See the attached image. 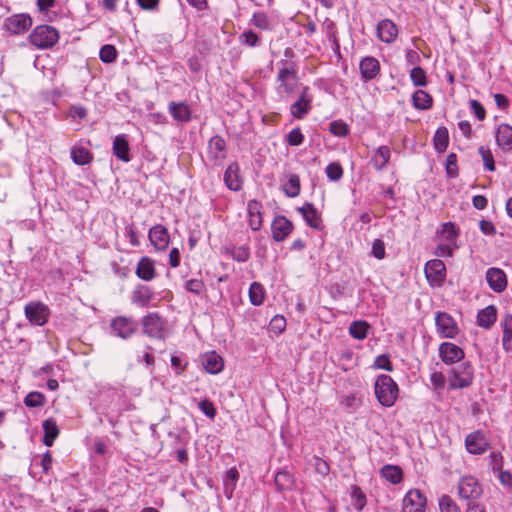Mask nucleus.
<instances>
[{
  "label": "nucleus",
  "mask_w": 512,
  "mask_h": 512,
  "mask_svg": "<svg viewBox=\"0 0 512 512\" xmlns=\"http://www.w3.org/2000/svg\"><path fill=\"white\" fill-rule=\"evenodd\" d=\"M374 390L377 400L384 407H392L398 398V385L389 375L378 376Z\"/></svg>",
  "instance_id": "obj_1"
},
{
  "label": "nucleus",
  "mask_w": 512,
  "mask_h": 512,
  "mask_svg": "<svg viewBox=\"0 0 512 512\" xmlns=\"http://www.w3.org/2000/svg\"><path fill=\"white\" fill-rule=\"evenodd\" d=\"M279 65L280 69L277 76V93L280 97H284L292 94L295 91L298 81L295 65L292 61L281 60Z\"/></svg>",
  "instance_id": "obj_2"
},
{
  "label": "nucleus",
  "mask_w": 512,
  "mask_h": 512,
  "mask_svg": "<svg viewBox=\"0 0 512 512\" xmlns=\"http://www.w3.org/2000/svg\"><path fill=\"white\" fill-rule=\"evenodd\" d=\"M439 243L436 247V255L440 257H451L458 248V230L451 222L444 223L438 234Z\"/></svg>",
  "instance_id": "obj_3"
},
{
  "label": "nucleus",
  "mask_w": 512,
  "mask_h": 512,
  "mask_svg": "<svg viewBox=\"0 0 512 512\" xmlns=\"http://www.w3.org/2000/svg\"><path fill=\"white\" fill-rule=\"evenodd\" d=\"M474 380V369L470 362H462L452 368L448 376L449 389H463L469 387Z\"/></svg>",
  "instance_id": "obj_4"
},
{
  "label": "nucleus",
  "mask_w": 512,
  "mask_h": 512,
  "mask_svg": "<svg viewBox=\"0 0 512 512\" xmlns=\"http://www.w3.org/2000/svg\"><path fill=\"white\" fill-rule=\"evenodd\" d=\"M143 333L151 338L165 339L168 335V322L157 312H150L142 318Z\"/></svg>",
  "instance_id": "obj_5"
},
{
  "label": "nucleus",
  "mask_w": 512,
  "mask_h": 512,
  "mask_svg": "<svg viewBox=\"0 0 512 512\" xmlns=\"http://www.w3.org/2000/svg\"><path fill=\"white\" fill-rule=\"evenodd\" d=\"M29 40L38 49H48L58 42L59 34L52 26L40 25L34 28L29 36Z\"/></svg>",
  "instance_id": "obj_6"
},
{
  "label": "nucleus",
  "mask_w": 512,
  "mask_h": 512,
  "mask_svg": "<svg viewBox=\"0 0 512 512\" xmlns=\"http://www.w3.org/2000/svg\"><path fill=\"white\" fill-rule=\"evenodd\" d=\"M458 495L465 500H476L482 495V486L474 476H463L458 482Z\"/></svg>",
  "instance_id": "obj_7"
},
{
  "label": "nucleus",
  "mask_w": 512,
  "mask_h": 512,
  "mask_svg": "<svg viewBox=\"0 0 512 512\" xmlns=\"http://www.w3.org/2000/svg\"><path fill=\"white\" fill-rule=\"evenodd\" d=\"M427 498L419 489H410L402 500L401 512H426Z\"/></svg>",
  "instance_id": "obj_8"
},
{
  "label": "nucleus",
  "mask_w": 512,
  "mask_h": 512,
  "mask_svg": "<svg viewBox=\"0 0 512 512\" xmlns=\"http://www.w3.org/2000/svg\"><path fill=\"white\" fill-rule=\"evenodd\" d=\"M437 332L441 337L454 339L459 333L456 321L446 312H437L435 317Z\"/></svg>",
  "instance_id": "obj_9"
},
{
  "label": "nucleus",
  "mask_w": 512,
  "mask_h": 512,
  "mask_svg": "<svg viewBox=\"0 0 512 512\" xmlns=\"http://www.w3.org/2000/svg\"><path fill=\"white\" fill-rule=\"evenodd\" d=\"M112 333L122 339L131 337L137 329V323L131 317L118 316L110 324Z\"/></svg>",
  "instance_id": "obj_10"
},
{
  "label": "nucleus",
  "mask_w": 512,
  "mask_h": 512,
  "mask_svg": "<svg viewBox=\"0 0 512 512\" xmlns=\"http://www.w3.org/2000/svg\"><path fill=\"white\" fill-rule=\"evenodd\" d=\"M25 316L30 323L44 325L49 318V308L42 302H30L25 306Z\"/></svg>",
  "instance_id": "obj_11"
},
{
  "label": "nucleus",
  "mask_w": 512,
  "mask_h": 512,
  "mask_svg": "<svg viewBox=\"0 0 512 512\" xmlns=\"http://www.w3.org/2000/svg\"><path fill=\"white\" fill-rule=\"evenodd\" d=\"M439 357L446 365L460 362L465 357L464 350L452 342H443L438 348Z\"/></svg>",
  "instance_id": "obj_12"
},
{
  "label": "nucleus",
  "mask_w": 512,
  "mask_h": 512,
  "mask_svg": "<svg viewBox=\"0 0 512 512\" xmlns=\"http://www.w3.org/2000/svg\"><path fill=\"white\" fill-rule=\"evenodd\" d=\"M465 447L468 453L473 455H481L487 451L489 442L484 433L480 430H477L466 436Z\"/></svg>",
  "instance_id": "obj_13"
},
{
  "label": "nucleus",
  "mask_w": 512,
  "mask_h": 512,
  "mask_svg": "<svg viewBox=\"0 0 512 512\" xmlns=\"http://www.w3.org/2000/svg\"><path fill=\"white\" fill-rule=\"evenodd\" d=\"M424 270L427 280L432 284L440 285L445 279L446 268L440 259L428 261Z\"/></svg>",
  "instance_id": "obj_14"
},
{
  "label": "nucleus",
  "mask_w": 512,
  "mask_h": 512,
  "mask_svg": "<svg viewBox=\"0 0 512 512\" xmlns=\"http://www.w3.org/2000/svg\"><path fill=\"white\" fill-rule=\"evenodd\" d=\"M485 278L489 287L496 293L503 292L507 287V276L500 268H489L486 271Z\"/></svg>",
  "instance_id": "obj_15"
},
{
  "label": "nucleus",
  "mask_w": 512,
  "mask_h": 512,
  "mask_svg": "<svg viewBox=\"0 0 512 512\" xmlns=\"http://www.w3.org/2000/svg\"><path fill=\"white\" fill-rule=\"evenodd\" d=\"M32 26V19L27 14L12 15L5 21L6 29L13 34H22Z\"/></svg>",
  "instance_id": "obj_16"
},
{
  "label": "nucleus",
  "mask_w": 512,
  "mask_h": 512,
  "mask_svg": "<svg viewBox=\"0 0 512 512\" xmlns=\"http://www.w3.org/2000/svg\"><path fill=\"white\" fill-rule=\"evenodd\" d=\"M312 97L309 94V88L304 87L299 99L290 106V112L293 117L302 119L311 109Z\"/></svg>",
  "instance_id": "obj_17"
},
{
  "label": "nucleus",
  "mask_w": 512,
  "mask_h": 512,
  "mask_svg": "<svg viewBox=\"0 0 512 512\" xmlns=\"http://www.w3.org/2000/svg\"><path fill=\"white\" fill-rule=\"evenodd\" d=\"M149 240L157 250H165L170 242L169 232L163 225H155L149 230Z\"/></svg>",
  "instance_id": "obj_18"
},
{
  "label": "nucleus",
  "mask_w": 512,
  "mask_h": 512,
  "mask_svg": "<svg viewBox=\"0 0 512 512\" xmlns=\"http://www.w3.org/2000/svg\"><path fill=\"white\" fill-rule=\"evenodd\" d=\"M272 237L282 242L293 230V224L284 216H277L272 223Z\"/></svg>",
  "instance_id": "obj_19"
},
{
  "label": "nucleus",
  "mask_w": 512,
  "mask_h": 512,
  "mask_svg": "<svg viewBox=\"0 0 512 512\" xmlns=\"http://www.w3.org/2000/svg\"><path fill=\"white\" fill-rule=\"evenodd\" d=\"M377 35L382 42L392 43L398 36V28L390 19H383L378 23Z\"/></svg>",
  "instance_id": "obj_20"
},
{
  "label": "nucleus",
  "mask_w": 512,
  "mask_h": 512,
  "mask_svg": "<svg viewBox=\"0 0 512 512\" xmlns=\"http://www.w3.org/2000/svg\"><path fill=\"white\" fill-rule=\"evenodd\" d=\"M204 369L210 374H218L223 370L224 361L215 351H209L201 356Z\"/></svg>",
  "instance_id": "obj_21"
},
{
  "label": "nucleus",
  "mask_w": 512,
  "mask_h": 512,
  "mask_svg": "<svg viewBox=\"0 0 512 512\" xmlns=\"http://www.w3.org/2000/svg\"><path fill=\"white\" fill-rule=\"evenodd\" d=\"M304 218L306 224L313 229L320 230L322 228V219L316 208L311 203H305L297 209Z\"/></svg>",
  "instance_id": "obj_22"
},
{
  "label": "nucleus",
  "mask_w": 512,
  "mask_h": 512,
  "mask_svg": "<svg viewBox=\"0 0 512 512\" xmlns=\"http://www.w3.org/2000/svg\"><path fill=\"white\" fill-rule=\"evenodd\" d=\"M112 151L113 155L123 162L127 163L131 160L127 135L120 134L114 138Z\"/></svg>",
  "instance_id": "obj_23"
},
{
  "label": "nucleus",
  "mask_w": 512,
  "mask_h": 512,
  "mask_svg": "<svg viewBox=\"0 0 512 512\" xmlns=\"http://www.w3.org/2000/svg\"><path fill=\"white\" fill-rule=\"evenodd\" d=\"M240 168L237 162L228 165L224 173V183L232 191H239L242 188V180L239 175Z\"/></svg>",
  "instance_id": "obj_24"
},
{
  "label": "nucleus",
  "mask_w": 512,
  "mask_h": 512,
  "mask_svg": "<svg viewBox=\"0 0 512 512\" xmlns=\"http://www.w3.org/2000/svg\"><path fill=\"white\" fill-rule=\"evenodd\" d=\"M501 344L506 353H512V314H505L500 322Z\"/></svg>",
  "instance_id": "obj_25"
},
{
  "label": "nucleus",
  "mask_w": 512,
  "mask_h": 512,
  "mask_svg": "<svg viewBox=\"0 0 512 512\" xmlns=\"http://www.w3.org/2000/svg\"><path fill=\"white\" fill-rule=\"evenodd\" d=\"M496 143L504 151H512V126L501 123L496 129Z\"/></svg>",
  "instance_id": "obj_26"
},
{
  "label": "nucleus",
  "mask_w": 512,
  "mask_h": 512,
  "mask_svg": "<svg viewBox=\"0 0 512 512\" xmlns=\"http://www.w3.org/2000/svg\"><path fill=\"white\" fill-rule=\"evenodd\" d=\"M208 156L213 161H222L226 157V142L221 136H213L208 143Z\"/></svg>",
  "instance_id": "obj_27"
},
{
  "label": "nucleus",
  "mask_w": 512,
  "mask_h": 512,
  "mask_svg": "<svg viewBox=\"0 0 512 512\" xmlns=\"http://www.w3.org/2000/svg\"><path fill=\"white\" fill-rule=\"evenodd\" d=\"M361 77L367 81L376 78L380 72L379 61L371 56L363 58L359 65Z\"/></svg>",
  "instance_id": "obj_28"
},
{
  "label": "nucleus",
  "mask_w": 512,
  "mask_h": 512,
  "mask_svg": "<svg viewBox=\"0 0 512 512\" xmlns=\"http://www.w3.org/2000/svg\"><path fill=\"white\" fill-rule=\"evenodd\" d=\"M262 205L256 200H251L247 204L249 226L253 231H257L262 226Z\"/></svg>",
  "instance_id": "obj_29"
},
{
  "label": "nucleus",
  "mask_w": 512,
  "mask_h": 512,
  "mask_svg": "<svg viewBox=\"0 0 512 512\" xmlns=\"http://www.w3.org/2000/svg\"><path fill=\"white\" fill-rule=\"evenodd\" d=\"M497 319V309L493 305H489L480 310L477 314V324L484 328H491Z\"/></svg>",
  "instance_id": "obj_30"
},
{
  "label": "nucleus",
  "mask_w": 512,
  "mask_h": 512,
  "mask_svg": "<svg viewBox=\"0 0 512 512\" xmlns=\"http://www.w3.org/2000/svg\"><path fill=\"white\" fill-rule=\"evenodd\" d=\"M136 275L144 281L152 280L155 276L153 261L148 257L141 258L137 264Z\"/></svg>",
  "instance_id": "obj_31"
},
{
  "label": "nucleus",
  "mask_w": 512,
  "mask_h": 512,
  "mask_svg": "<svg viewBox=\"0 0 512 512\" xmlns=\"http://www.w3.org/2000/svg\"><path fill=\"white\" fill-rule=\"evenodd\" d=\"M169 112L171 116L179 122H188L191 118L190 108L184 102H171L169 104Z\"/></svg>",
  "instance_id": "obj_32"
},
{
  "label": "nucleus",
  "mask_w": 512,
  "mask_h": 512,
  "mask_svg": "<svg viewBox=\"0 0 512 512\" xmlns=\"http://www.w3.org/2000/svg\"><path fill=\"white\" fill-rule=\"evenodd\" d=\"M391 157V151L388 146H380L377 148L372 156V164L374 168L381 171L388 164Z\"/></svg>",
  "instance_id": "obj_33"
},
{
  "label": "nucleus",
  "mask_w": 512,
  "mask_h": 512,
  "mask_svg": "<svg viewBox=\"0 0 512 512\" xmlns=\"http://www.w3.org/2000/svg\"><path fill=\"white\" fill-rule=\"evenodd\" d=\"M43 431H44V439L43 443L50 447L53 445L54 440L57 438L59 434V429L56 424V421L52 418L46 419L43 424Z\"/></svg>",
  "instance_id": "obj_34"
},
{
  "label": "nucleus",
  "mask_w": 512,
  "mask_h": 512,
  "mask_svg": "<svg viewBox=\"0 0 512 512\" xmlns=\"http://www.w3.org/2000/svg\"><path fill=\"white\" fill-rule=\"evenodd\" d=\"M153 293L147 286H138L132 295V302L140 307H146L150 303Z\"/></svg>",
  "instance_id": "obj_35"
},
{
  "label": "nucleus",
  "mask_w": 512,
  "mask_h": 512,
  "mask_svg": "<svg viewBox=\"0 0 512 512\" xmlns=\"http://www.w3.org/2000/svg\"><path fill=\"white\" fill-rule=\"evenodd\" d=\"M266 298V290L259 282H253L249 287V300L252 305L260 306Z\"/></svg>",
  "instance_id": "obj_36"
},
{
  "label": "nucleus",
  "mask_w": 512,
  "mask_h": 512,
  "mask_svg": "<svg viewBox=\"0 0 512 512\" xmlns=\"http://www.w3.org/2000/svg\"><path fill=\"white\" fill-rule=\"evenodd\" d=\"M370 325L364 320H357L350 324L349 334L357 340H364L368 336Z\"/></svg>",
  "instance_id": "obj_37"
},
{
  "label": "nucleus",
  "mask_w": 512,
  "mask_h": 512,
  "mask_svg": "<svg viewBox=\"0 0 512 512\" xmlns=\"http://www.w3.org/2000/svg\"><path fill=\"white\" fill-rule=\"evenodd\" d=\"M412 103L418 110H427L432 106V97L424 90H416L412 95Z\"/></svg>",
  "instance_id": "obj_38"
},
{
  "label": "nucleus",
  "mask_w": 512,
  "mask_h": 512,
  "mask_svg": "<svg viewBox=\"0 0 512 512\" xmlns=\"http://www.w3.org/2000/svg\"><path fill=\"white\" fill-rule=\"evenodd\" d=\"M238 478H239V473L236 468H230L225 473L224 492L228 499H230L233 495Z\"/></svg>",
  "instance_id": "obj_39"
},
{
  "label": "nucleus",
  "mask_w": 512,
  "mask_h": 512,
  "mask_svg": "<svg viewBox=\"0 0 512 512\" xmlns=\"http://www.w3.org/2000/svg\"><path fill=\"white\" fill-rule=\"evenodd\" d=\"M381 475L392 484H399L402 481V470L395 465H385L381 469Z\"/></svg>",
  "instance_id": "obj_40"
},
{
  "label": "nucleus",
  "mask_w": 512,
  "mask_h": 512,
  "mask_svg": "<svg viewBox=\"0 0 512 512\" xmlns=\"http://www.w3.org/2000/svg\"><path fill=\"white\" fill-rule=\"evenodd\" d=\"M71 158L77 165H86L91 162L92 154L84 147H73L71 149Z\"/></svg>",
  "instance_id": "obj_41"
},
{
  "label": "nucleus",
  "mask_w": 512,
  "mask_h": 512,
  "mask_svg": "<svg viewBox=\"0 0 512 512\" xmlns=\"http://www.w3.org/2000/svg\"><path fill=\"white\" fill-rule=\"evenodd\" d=\"M300 178L296 174H291L287 182L283 185V191L288 197H296L300 194Z\"/></svg>",
  "instance_id": "obj_42"
},
{
  "label": "nucleus",
  "mask_w": 512,
  "mask_h": 512,
  "mask_svg": "<svg viewBox=\"0 0 512 512\" xmlns=\"http://www.w3.org/2000/svg\"><path fill=\"white\" fill-rule=\"evenodd\" d=\"M449 143L448 130L445 127H439L434 135V147L439 152H444Z\"/></svg>",
  "instance_id": "obj_43"
},
{
  "label": "nucleus",
  "mask_w": 512,
  "mask_h": 512,
  "mask_svg": "<svg viewBox=\"0 0 512 512\" xmlns=\"http://www.w3.org/2000/svg\"><path fill=\"white\" fill-rule=\"evenodd\" d=\"M410 79L414 86L425 87L428 83L426 72L420 66H414L410 71Z\"/></svg>",
  "instance_id": "obj_44"
},
{
  "label": "nucleus",
  "mask_w": 512,
  "mask_h": 512,
  "mask_svg": "<svg viewBox=\"0 0 512 512\" xmlns=\"http://www.w3.org/2000/svg\"><path fill=\"white\" fill-rule=\"evenodd\" d=\"M478 152L482 158L485 169L490 172L495 171L494 157L490 148L486 146H480Z\"/></svg>",
  "instance_id": "obj_45"
},
{
  "label": "nucleus",
  "mask_w": 512,
  "mask_h": 512,
  "mask_svg": "<svg viewBox=\"0 0 512 512\" xmlns=\"http://www.w3.org/2000/svg\"><path fill=\"white\" fill-rule=\"evenodd\" d=\"M430 382H431L432 389L435 392L440 393L445 388V384H446L445 375L440 371L434 370L430 374Z\"/></svg>",
  "instance_id": "obj_46"
},
{
  "label": "nucleus",
  "mask_w": 512,
  "mask_h": 512,
  "mask_svg": "<svg viewBox=\"0 0 512 512\" xmlns=\"http://www.w3.org/2000/svg\"><path fill=\"white\" fill-rule=\"evenodd\" d=\"M99 57L104 63H112L117 58V50L113 45L106 44L100 49Z\"/></svg>",
  "instance_id": "obj_47"
},
{
  "label": "nucleus",
  "mask_w": 512,
  "mask_h": 512,
  "mask_svg": "<svg viewBox=\"0 0 512 512\" xmlns=\"http://www.w3.org/2000/svg\"><path fill=\"white\" fill-rule=\"evenodd\" d=\"M439 509L440 512H461L458 505L448 495H442L439 498Z\"/></svg>",
  "instance_id": "obj_48"
},
{
  "label": "nucleus",
  "mask_w": 512,
  "mask_h": 512,
  "mask_svg": "<svg viewBox=\"0 0 512 512\" xmlns=\"http://www.w3.org/2000/svg\"><path fill=\"white\" fill-rule=\"evenodd\" d=\"M351 498L353 499V506L357 511H361L366 505V496L357 486L352 487Z\"/></svg>",
  "instance_id": "obj_49"
},
{
  "label": "nucleus",
  "mask_w": 512,
  "mask_h": 512,
  "mask_svg": "<svg viewBox=\"0 0 512 512\" xmlns=\"http://www.w3.org/2000/svg\"><path fill=\"white\" fill-rule=\"evenodd\" d=\"M329 131L335 136L344 137L349 134V127L345 122L335 120L330 123Z\"/></svg>",
  "instance_id": "obj_50"
},
{
  "label": "nucleus",
  "mask_w": 512,
  "mask_h": 512,
  "mask_svg": "<svg viewBox=\"0 0 512 512\" xmlns=\"http://www.w3.org/2000/svg\"><path fill=\"white\" fill-rule=\"evenodd\" d=\"M230 254L232 258L238 262H246L250 258L249 247L245 245L233 247Z\"/></svg>",
  "instance_id": "obj_51"
},
{
  "label": "nucleus",
  "mask_w": 512,
  "mask_h": 512,
  "mask_svg": "<svg viewBox=\"0 0 512 512\" xmlns=\"http://www.w3.org/2000/svg\"><path fill=\"white\" fill-rule=\"evenodd\" d=\"M326 175L331 181H338L343 176V169L337 162H332L326 167Z\"/></svg>",
  "instance_id": "obj_52"
},
{
  "label": "nucleus",
  "mask_w": 512,
  "mask_h": 512,
  "mask_svg": "<svg viewBox=\"0 0 512 512\" xmlns=\"http://www.w3.org/2000/svg\"><path fill=\"white\" fill-rule=\"evenodd\" d=\"M285 328L286 319L282 315H275L269 323V330L275 334H281Z\"/></svg>",
  "instance_id": "obj_53"
},
{
  "label": "nucleus",
  "mask_w": 512,
  "mask_h": 512,
  "mask_svg": "<svg viewBox=\"0 0 512 512\" xmlns=\"http://www.w3.org/2000/svg\"><path fill=\"white\" fill-rule=\"evenodd\" d=\"M45 398L40 392H30L26 395L24 403L27 407H39L44 404Z\"/></svg>",
  "instance_id": "obj_54"
},
{
  "label": "nucleus",
  "mask_w": 512,
  "mask_h": 512,
  "mask_svg": "<svg viewBox=\"0 0 512 512\" xmlns=\"http://www.w3.org/2000/svg\"><path fill=\"white\" fill-rule=\"evenodd\" d=\"M253 24L262 30H267L270 27L268 16L263 12H255L252 17Z\"/></svg>",
  "instance_id": "obj_55"
},
{
  "label": "nucleus",
  "mask_w": 512,
  "mask_h": 512,
  "mask_svg": "<svg viewBox=\"0 0 512 512\" xmlns=\"http://www.w3.org/2000/svg\"><path fill=\"white\" fill-rule=\"evenodd\" d=\"M239 39L241 44L247 45L249 47H256L259 44L258 35L251 30L242 33Z\"/></svg>",
  "instance_id": "obj_56"
},
{
  "label": "nucleus",
  "mask_w": 512,
  "mask_h": 512,
  "mask_svg": "<svg viewBox=\"0 0 512 512\" xmlns=\"http://www.w3.org/2000/svg\"><path fill=\"white\" fill-rule=\"evenodd\" d=\"M198 407L201 410V412L203 414H205L208 418H210V419L215 418L216 409H215L214 404L210 400H208V399L201 400L198 403Z\"/></svg>",
  "instance_id": "obj_57"
},
{
  "label": "nucleus",
  "mask_w": 512,
  "mask_h": 512,
  "mask_svg": "<svg viewBox=\"0 0 512 512\" xmlns=\"http://www.w3.org/2000/svg\"><path fill=\"white\" fill-rule=\"evenodd\" d=\"M288 144L291 146H299L304 142V135L300 128L292 129L287 135Z\"/></svg>",
  "instance_id": "obj_58"
},
{
  "label": "nucleus",
  "mask_w": 512,
  "mask_h": 512,
  "mask_svg": "<svg viewBox=\"0 0 512 512\" xmlns=\"http://www.w3.org/2000/svg\"><path fill=\"white\" fill-rule=\"evenodd\" d=\"M341 404L348 409L349 412H352L359 407L360 399L355 394H349L343 397Z\"/></svg>",
  "instance_id": "obj_59"
},
{
  "label": "nucleus",
  "mask_w": 512,
  "mask_h": 512,
  "mask_svg": "<svg viewBox=\"0 0 512 512\" xmlns=\"http://www.w3.org/2000/svg\"><path fill=\"white\" fill-rule=\"evenodd\" d=\"M371 254L376 259H383L385 257V244L381 239H375L372 243Z\"/></svg>",
  "instance_id": "obj_60"
},
{
  "label": "nucleus",
  "mask_w": 512,
  "mask_h": 512,
  "mask_svg": "<svg viewBox=\"0 0 512 512\" xmlns=\"http://www.w3.org/2000/svg\"><path fill=\"white\" fill-rule=\"evenodd\" d=\"M374 367L377 369H383L391 372L393 370V366L389 357L385 354L379 355L376 357L374 361Z\"/></svg>",
  "instance_id": "obj_61"
},
{
  "label": "nucleus",
  "mask_w": 512,
  "mask_h": 512,
  "mask_svg": "<svg viewBox=\"0 0 512 512\" xmlns=\"http://www.w3.org/2000/svg\"><path fill=\"white\" fill-rule=\"evenodd\" d=\"M489 463L494 472H501L503 467V457L499 452H492L489 455Z\"/></svg>",
  "instance_id": "obj_62"
},
{
  "label": "nucleus",
  "mask_w": 512,
  "mask_h": 512,
  "mask_svg": "<svg viewBox=\"0 0 512 512\" xmlns=\"http://www.w3.org/2000/svg\"><path fill=\"white\" fill-rule=\"evenodd\" d=\"M470 108L472 113L477 117L478 120H484L486 112L482 104L477 100H470Z\"/></svg>",
  "instance_id": "obj_63"
},
{
  "label": "nucleus",
  "mask_w": 512,
  "mask_h": 512,
  "mask_svg": "<svg viewBox=\"0 0 512 512\" xmlns=\"http://www.w3.org/2000/svg\"><path fill=\"white\" fill-rule=\"evenodd\" d=\"M291 482V476L286 471L278 472L275 475V483L281 488L284 489Z\"/></svg>",
  "instance_id": "obj_64"
}]
</instances>
